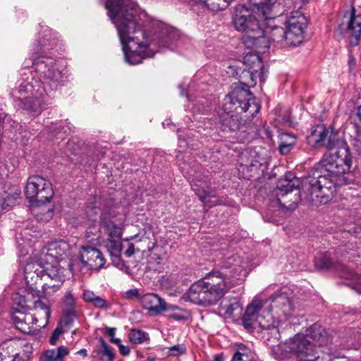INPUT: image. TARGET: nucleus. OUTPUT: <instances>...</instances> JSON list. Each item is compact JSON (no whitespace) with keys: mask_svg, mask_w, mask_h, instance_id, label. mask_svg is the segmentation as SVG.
I'll return each instance as SVG.
<instances>
[{"mask_svg":"<svg viewBox=\"0 0 361 361\" xmlns=\"http://www.w3.org/2000/svg\"><path fill=\"white\" fill-rule=\"evenodd\" d=\"M69 354V350L66 346L61 345L56 350H49L44 353L42 360L44 361H63V358Z\"/></svg>","mask_w":361,"mask_h":361,"instance_id":"obj_32","label":"nucleus"},{"mask_svg":"<svg viewBox=\"0 0 361 361\" xmlns=\"http://www.w3.org/2000/svg\"><path fill=\"white\" fill-rule=\"evenodd\" d=\"M34 283L30 282V286L27 290V297L30 300L31 299L37 298V300L32 302V309L36 312H42L43 317L41 319H43L44 322L42 324H39V327H45L48 323L51 316V310L49 305L42 302L40 299L42 296H48L49 295H44V292H41L40 290H38L37 287L33 286Z\"/></svg>","mask_w":361,"mask_h":361,"instance_id":"obj_17","label":"nucleus"},{"mask_svg":"<svg viewBox=\"0 0 361 361\" xmlns=\"http://www.w3.org/2000/svg\"><path fill=\"white\" fill-rule=\"evenodd\" d=\"M359 341L361 340V332L358 335V338H357Z\"/></svg>","mask_w":361,"mask_h":361,"instance_id":"obj_58","label":"nucleus"},{"mask_svg":"<svg viewBox=\"0 0 361 361\" xmlns=\"http://www.w3.org/2000/svg\"><path fill=\"white\" fill-rule=\"evenodd\" d=\"M111 260L116 267L121 268V269L123 267V264L121 262L120 258H119V261H118V259H116L115 257H111Z\"/></svg>","mask_w":361,"mask_h":361,"instance_id":"obj_52","label":"nucleus"},{"mask_svg":"<svg viewBox=\"0 0 361 361\" xmlns=\"http://www.w3.org/2000/svg\"><path fill=\"white\" fill-rule=\"evenodd\" d=\"M100 345L96 350L97 355L102 361H114L115 353L114 348L109 345L103 338L99 339Z\"/></svg>","mask_w":361,"mask_h":361,"instance_id":"obj_31","label":"nucleus"},{"mask_svg":"<svg viewBox=\"0 0 361 361\" xmlns=\"http://www.w3.org/2000/svg\"><path fill=\"white\" fill-rule=\"evenodd\" d=\"M71 246L64 240H56L49 243L41 251V256L44 259L59 262L68 257Z\"/></svg>","mask_w":361,"mask_h":361,"instance_id":"obj_16","label":"nucleus"},{"mask_svg":"<svg viewBox=\"0 0 361 361\" xmlns=\"http://www.w3.org/2000/svg\"><path fill=\"white\" fill-rule=\"evenodd\" d=\"M252 8L243 5L236 6L233 22L235 29L243 33V42L249 49L265 53L269 42L264 35L260 22L271 20L290 6L285 0H249Z\"/></svg>","mask_w":361,"mask_h":361,"instance_id":"obj_3","label":"nucleus"},{"mask_svg":"<svg viewBox=\"0 0 361 361\" xmlns=\"http://www.w3.org/2000/svg\"><path fill=\"white\" fill-rule=\"evenodd\" d=\"M142 306L149 310L151 314H159L166 310L165 301L158 295L147 293L140 298Z\"/></svg>","mask_w":361,"mask_h":361,"instance_id":"obj_24","label":"nucleus"},{"mask_svg":"<svg viewBox=\"0 0 361 361\" xmlns=\"http://www.w3.org/2000/svg\"><path fill=\"white\" fill-rule=\"evenodd\" d=\"M82 295L84 300L91 303L95 308L108 309L109 307L107 301L103 298L96 295L92 290H85Z\"/></svg>","mask_w":361,"mask_h":361,"instance_id":"obj_29","label":"nucleus"},{"mask_svg":"<svg viewBox=\"0 0 361 361\" xmlns=\"http://www.w3.org/2000/svg\"><path fill=\"white\" fill-rule=\"evenodd\" d=\"M191 186L192 190L198 195L201 202L211 207L214 204H221V200L216 196L212 195L206 182L192 180Z\"/></svg>","mask_w":361,"mask_h":361,"instance_id":"obj_25","label":"nucleus"},{"mask_svg":"<svg viewBox=\"0 0 361 361\" xmlns=\"http://www.w3.org/2000/svg\"><path fill=\"white\" fill-rule=\"evenodd\" d=\"M116 329L111 327H106L105 332L110 337V341L111 343L114 344H119L121 343V340L119 338H115V333Z\"/></svg>","mask_w":361,"mask_h":361,"instance_id":"obj_45","label":"nucleus"},{"mask_svg":"<svg viewBox=\"0 0 361 361\" xmlns=\"http://www.w3.org/2000/svg\"><path fill=\"white\" fill-rule=\"evenodd\" d=\"M135 253V247L132 243H129L127 250L125 251L126 257H130Z\"/></svg>","mask_w":361,"mask_h":361,"instance_id":"obj_49","label":"nucleus"},{"mask_svg":"<svg viewBox=\"0 0 361 361\" xmlns=\"http://www.w3.org/2000/svg\"><path fill=\"white\" fill-rule=\"evenodd\" d=\"M168 317L176 321H184L188 319V313L185 310L179 308L176 305H170L166 307Z\"/></svg>","mask_w":361,"mask_h":361,"instance_id":"obj_35","label":"nucleus"},{"mask_svg":"<svg viewBox=\"0 0 361 361\" xmlns=\"http://www.w3.org/2000/svg\"><path fill=\"white\" fill-rule=\"evenodd\" d=\"M310 144L315 147H323L329 149L336 147L338 143L337 134L333 129L326 128L324 124L313 127L307 137Z\"/></svg>","mask_w":361,"mask_h":361,"instance_id":"obj_15","label":"nucleus"},{"mask_svg":"<svg viewBox=\"0 0 361 361\" xmlns=\"http://www.w3.org/2000/svg\"><path fill=\"white\" fill-rule=\"evenodd\" d=\"M271 309L279 310L286 317L289 315L293 306L291 302V293L286 288L281 289L269 298Z\"/></svg>","mask_w":361,"mask_h":361,"instance_id":"obj_20","label":"nucleus"},{"mask_svg":"<svg viewBox=\"0 0 361 361\" xmlns=\"http://www.w3.org/2000/svg\"><path fill=\"white\" fill-rule=\"evenodd\" d=\"M264 305L259 300H254L247 306L243 317V326L247 330L260 328L262 334L270 335L268 340L273 339L274 341H278L280 338L278 328L279 322L273 320L272 316L269 314V310L268 311V318L266 319L264 314L266 310L269 309V307H265Z\"/></svg>","mask_w":361,"mask_h":361,"instance_id":"obj_7","label":"nucleus"},{"mask_svg":"<svg viewBox=\"0 0 361 361\" xmlns=\"http://www.w3.org/2000/svg\"><path fill=\"white\" fill-rule=\"evenodd\" d=\"M191 90H190V87L189 88V90H188L187 93L185 94V97L189 99V100H192V95H191Z\"/></svg>","mask_w":361,"mask_h":361,"instance_id":"obj_56","label":"nucleus"},{"mask_svg":"<svg viewBox=\"0 0 361 361\" xmlns=\"http://www.w3.org/2000/svg\"><path fill=\"white\" fill-rule=\"evenodd\" d=\"M359 142H361V139H358V140H357V141H356V144H355L356 147H358V144H359Z\"/></svg>","mask_w":361,"mask_h":361,"instance_id":"obj_57","label":"nucleus"},{"mask_svg":"<svg viewBox=\"0 0 361 361\" xmlns=\"http://www.w3.org/2000/svg\"><path fill=\"white\" fill-rule=\"evenodd\" d=\"M350 286L357 293L361 294V279H359L358 282L352 283Z\"/></svg>","mask_w":361,"mask_h":361,"instance_id":"obj_51","label":"nucleus"},{"mask_svg":"<svg viewBox=\"0 0 361 361\" xmlns=\"http://www.w3.org/2000/svg\"><path fill=\"white\" fill-rule=\"evenodd\" d=\"M102 227L111 238L119 239L122 235L124 219L116 216L112 212H104L100 216Z\"/></svg>","mask_w":361,"mask_h":361,"instance_id":"obj_18","label":"nucleus"},{"mask_svg":"<svg viewBox=\"0 0 361 361\" xmlns=\"http://www.w3.org/2000/svg\"><path fill=\"white\" fill-rule=\"evenodd\" d=\"M118 346L119 352L122 355H128L130 353V348L128 346H125L121 344V342L119 344H116Z\"/></svg>","mask_w":361,"mask_h":361,"instance_id":"obj_47","label":"nucleus"},{"mask_svg":"<svg viewBox=\"0 0 361 361\" xmlns=\"http://www.w3.org/2000/svg\"><path fill=\"white\" fill-rule=\"evenodd\" d=\"M324 332L320 325L314 324L310 327L309 335L297 334L285 343L275 346L273 351L281 352L279 359L284 357H290L291 361H316L319 357V349L326 341Z\"/></svg>","mask_w":361,"mask_h":361,"instance_id":"obj_5","label":"nucleus"},{"mask_svg":"<svg viewBox=\"0 0 361 361\" xmlns=\"http://www.w3.org/2000/svg\"><path fill=\"white\" fill-rule=\"evenodd\" d=\"M201 4L212 11L226 8L233 0H200Z\"/></svg>","mask_w":361,"mask_h":361,"instance_id":"obj_34","label":"nucleus"},{"mask_svg":"<svg viewBox=\"0 0 361 361\" xmlns=\"http://www.w3.org/2000/svg\"><path fill=\"white\" fill-rule=\"evenodd\" d=\"M130 341L134 344H140L149 340L148 334L141 330L133 329L128 334Z\"/></svg>","mask_w":361,"mask_h":361,"instance_id":"obj_38","label":"nucleus"},{"mask_svg":"<svg viewBox=\"0 0 361 361\" xmlns=\"http://www.w3.org/2000/svg\"><path fill=\"white\" fill-rule=\"evenodd\" d=\"M345 33L351 46L358 44L361 37V15L356 14L354 7L352 8L350 13Z\"/></svg>","mask_w":361,"mask_h":361,"instance_id":"obj_23","label":"nucleus"},{"mask_svg":"<svg viewBox=\"0 0 361 361\" xmlns=\"http://www.w3.org/2000/svg\"><path fill=\"white\" fill-rule=\"evenodd\" d=\"M82 295L84 300L91 303L95 308L108 309L109 307L107 301L103 298L96 295L92 290H85Z\"/></svg>","mask_w":361,"mask_h":361,"instance_id":"obj_30","label":"nucleus"},{"mask_svg":"<svg viewBox=\"0 0 361 361\" xmlns=\"http://www.w3.org/2000/svg\"><path fill=\"white\" fill-rule=\"evenodd\" d=\"M106 247L111 257H115L119 261V255L121 250V245L118 240H109L106 243Z\"/></svg>","mask_w":361,"mask_h":361,"instance_id":"obj_39","label":"nucleus"},{"mask_svg":"<svg viewBox=\"0 0 361 361\" xmlns=\"http://www.w3.org/2000/svg\"><path fill=\"white\" fill-rule=\"evenodd\" d=\"M35 258V260L32 258L27 262L24 267V277L27 284L32 281L37 283L44 276V258L41 255Z\"/></svg>","mask_w":361,"mask_h":361,"instance_id":"obj_21","label":"nucleus"},{"mask_svg":"<svg viewBox=\"0 0 361 361\" xmlns=\"http://www.w3.org/2000/svg\"><path fill=\"white\" fill-rule=\"evenodd\" d=\"M231 361H242V355L239 351L234 354Z\"/></svg>","mask_w":361,"mask_h":361,"instance_id":"obj_54","label":"nucleus"},{"mask_svg":"<svg viewBox=\"0 0 361 361\" xmlns=\"http://www.w3.org/2000/svg\"><path fill=\"white\" fill-rule=\"evenodd\" d=\"M21 191L16 187L10 188L9 191L0 193V204L2 209H6L15 206L20 198Z\"/></svg>","mask_w":361,"mask_h":361,"instance_id":"obj_26","label":"nucleus"},{"mask_svg":"<svg viewBox=\"0 0 361 361\" xmlns=\"http://www.w3.org/2000/svg\"><path fill=\"white\" fill-rule=\"evenodd\" d=\"M63 310H75V299L71 292L66 293L63 299Z\"/></svg>","mask_w":361,"mask_h":361,"instance_id":"obj_41","label":"nucleus"},{"mask_svg":"<svg viewBox=\"0 0 361 361\" xmlns=\"http://www.w3.org/2000/svg\"><path fill=\"white\" fill-rule=\"evenodd\" d=\"M14 303L16 305L20 310L26 312L27 310H30L32 307L30 305V302H31L26 295H20L16 294L13 298ZM14 311L16 310H19L18 308L13 307Z\"/></svg>","mask_w":361,"mask_h":361,"instance_id":"obj_40","label":"nucleus"},{"mask_svg":"<svg viewBox=\"0 0 361 361\" xmlns=\"http://www.w3.org/2000/svg\"><path fill=\"white\" fill-rule=\"evenodd\" d=\"M27 357L25 354L16 353L11 361H27Z\"/></svg>","mask_w":361,"mask_h":361,"instance_id":"obj_48","label":"nucleus"},{"mask_svg":"<svg viewBox=\"0 0 361 361\" xmlns=\"http://www.w3.org/2000/svg\"><path fill=\"white\" fill-rule=\"evenodd\" d=\"M138 295V291L137 289H130L126 292V297L128 298H133Z\"/></svg>","mask_w":361,"mask_h":361,"instance_id":"obj_50","label":"nucleus"},{"mask_svg":"<svg viewBox=\"0 0 361 361\" xmlns=\"http://www.w3.org/2000/svg\"><path fill=\"white\" fill-rule=\"evenodd\" d=\"M25 195L30 202L44 204L50 202L54 191L49 180L39 176H33L27 179Z\"/></svg>","mask_w":361,"mask_h":361,"instance_id":"obj_12","label":"nucleus"},{"mask_svg":"<svg viewBox=\"0 0 361 361\" xmlns=\"http://www.w3.org/2000/svg\"><path fill=\"white\" fill-rule=\"evenodd\" d=\"M25 66L32 64L39 77V81L35 77L20 83L17 89L13 90L11 94L16 105L31 114L33 116L39 115L42 109V97L47 91V86L53 90L58 84L66 78L65 67L59 61L48 56H40L25 62Z\"/></svg>","mask_w":361,"mask_h":361,"instance_id":"obj_2","label":"nucleus"},{"mask_svg":"<svg viewBox=\"0 0 361 361\" xmlns=\"http://www.w3.org/2000/svg\"><path fill=\"white\" fill-rule=\"evenodd\" d=\"M167 353L171 356H177L184 354L186 352V348L184 345L178 344L167 348Z\"/></svg>","mask_w":361,"mask_h":361,"instance_id":"obj_43","label":"nucleus"},{"mask_svg":"<svg viewBox=\"0 0 361 361\" xmlns=\"http://www.w3.org/2000/svg\"><path fill=\"white\" fill-rule=\"evenodd\" d=\"M18 246L20 255L21 256H25L27 253V250L25 249L26 245H23V247L20 248L21 244L18 243Z\"/></svg>","mask_w":361,"mask_h":361,"instance_id":"obj_53","label":"nucleus"},{"mask_svg":"<svg viewBox=\"0 0 361 361\" xmlns=\"http://www.w3.org/2000/svg\"><path fill=\"white\" fill-rule=\"evenodd\" d=\"M307 23L305 16L300 11H294L290 13L286 22V30L281 27H274L271 37L274 41L284 39L288 45L298 46L302 42Z\"/></svg>","mask_w":361,"mask_h":361,"instance_id":"obj_9","label":"nucleus"},{"mask_svg":"<svg viewBox=\"0 0 361 361\" xmlns=\"http://www.w3.org/2000/svg\"><path fill=\"white\" fill-rule=\"evenodd\" d=\"M329 150L322 159V171H314L302 183L312 200L321 204L330 200L335 186L340 184L343 175L350 171L353 166V157L346 143L338 142L336 147Z\"/></svg>","mask_w":361,"mask_h":361,"instance_id":"obj_4","label":"nucleus"},{"mask_svg":"<svg viewBox=\"0 0 361 361\" xmlns=\"http://www.w3.org/2000/svg\"><path fill=\"white\" fill-rule=\"evenodd\" d=\"M352 64H353V62H352V60L350 61V66H352Z\"/></svg>","mask_w":361,"mask_h":361,"instance_id":"obj_61","label":"nucleus"},{"mask_svg":"<svg viewBox=\"0 0 361 361\" xmlns=\"http://www.w3.org/2000/svg\"><path fill=\"white\" fill-rule=\"evenodd\" d=\"M236 85L233 90L225 97L223 106L218 111V114H240L248 112L253 116L259 111L260 106L255 98L251 97L249 90Z\"/></svg>","mask_w":361,"mask_h":361,"instance_id":"obj_8","label":"nucleus"},{"mask_svg":"<svg viewBox=\"0 0 361 361\" xmlns=\"http://www.w3.org/2000/svg\"><path fill=\"white\" fill-rule=\"evenodd\" d=\"M105 8L116 27L126 61L135 65L154 56V46L143 29L142 13L136 1L106 0Z\"/></svg>","mask_w":361,"mask_h":361,"instance_id":"obj_1","label":"nucleus"},{"mask_svg":"<svg viewBox=\"0 0 361 361\" xmlns=\"http://www.w3.org/2000/svg\"><path fill=\"white\" fill-rule=\"evenodd\" d=\"M62 333H63V330L61 328L57 327L56 329H55V330L52 333L51 337L50 338V343L51 345H55L59 337L60 336V335Z\"/></svg>","mask_w":361,"mask_h":361,"instance_id":"obj_46","label":"nucleus"},{"mask_svg":"<svg viewBox=\"0 0 361 361\" xmlns=\"http://www.w3.org/2000/svg\"><path fill=\"white\" fill-rule=\"evenodd\" d=\"M42 317V312H37L32 314L20 310H16L13 311L11 319L17 329L24 334H30L42 328L39 325L44 322L43 319H41Z\"/></svg>","mask_w":361,"mask_h":361,"instance_id":"obj_14","label":"nucleus"},{"mask_svg":"<svg viewBox=\"0 0 361 361\" xmlns=\"http://www.w3.org/2000/svg\"><path fill=\"white\" fill-rule=\"evenodd\" d=\"M276 197V202L281 207L287 209H294L300 200L299 191L295 187L293 175L288 173L286 175V179L279 181L276 188L273 191Z\"/></svg>","mask_w":361,"mask_h":361,"instance_id":"obj_11","label":"nucleus"},{"mask_svg":"<svg viewBox=\"0 0 361 361\" xmlns=\"http://www.w3.org/2000/svg\"><path fill=\"white\" fill-rule=\"evenodd\" d=\"M243 63L247 69H244L240 75V85L246 87H251L256 85V80L259 78L261 82L266 79V70L262 64V59L255 52H249L245 55Z\"/></svg>","mask_w":361,"mask_h":361,"instance_id":"obj_10","label":"nucleus"},{"mask_svg":"<svg viewBox=\"0 0 361 361\" xmlns=\"http://www.w3.org/2000/svg\"><path fill=\"white\" fill-rule=\"evenodd\" d=\"M296 143V137L291 133H283L279 135V151L282 154H288Z\"/></svg>","mask_w":361,"mask_h":361,"instance_id":"obj_28","label":"nucleus"},{"mask_svg":"<svg viewBox=\"0 0 361 361\" xmlns=\"http://www.w3.org/2000/svg\"><path fill=\"white\" fill-rule=\"evenodd\" d=\"M336 269H338L341 277L353 279L355 276L352 271L343 264H338Z\"/></svg>","mask_w":361,"mask_h":361,"instance_id":"obj_44","label":"nucleus"},{"mask_svg":"<svg viewBox=\"0 0 361 361\" xmlns=\"http://www.w3.org/2000/svg\"><path fill=\"white\" fill-rule=\"evenodd\" d=\"M80 258L82 263L90 269H101L105 264V259L101 251L90 246L82 247Z\"/></svg>","mask_w":361,"mask_h":361,"instance_id":"obj_19","label":"nucleus"},{"mask_svg":"<svg viewBox=\"0 0 361 361\" xmlns=\"http://www.w3.org/2000/svg\"><path fill=\"white\" fill-rule=\"evenodd\" d=\"M219 117L222 131L237 132L241 130L242 132L250 134L257 130L255 127L253 130L250 128L247 130L245 126L241 125V118L238 113H235V114H219Z\"/></svg>","mask_w":361,"mask_h":361,"instance_id":"obj_22","label":"nucleus"},{"mask_svg":"<svg viewBox=\"0 0 361 361\" xmlns=\"http://www.w3.org/2000/svg\"><path fill=\"white\" fill-rule=\"evenodd\" d=\"M352 64H353V62H352V60L350 61V66H352Z\"/></svg>","mask_w":361,"mask_h":361,"instance_id":"obj_60","label":"nucleus"},{"mask_svg":"<svg viewBox=\"0 0 361 361\" xmlns=\"http://www.w3.org/2000/svg\"><path fill=\"white\" fill-rule=\"evenodd\" d=\"M146 270L148 271L161 272L163 270L162 259L154 254L147 261Z\"/></svg>","mask_w":361,"mask_h":361,"instance_id":"obj_36","label":"nucleus"},{"mask_svg":"<svg viewBox=\"0 0 361 361\" xmlns=\"http://www.w3.org/2000/svg\"><path fill=\"white\" fill-rule=\"evenodd\" d=\"M1 356H2V353H0V359H1V360H4V358H3V357H1Z\"/></svg>","mask_w":361,"mask_h":361,"instance_id":"obj_59","label":"nucleus"},{"mask_svg":"<svg viewBox=\"0 0 361 361\" xmlns=\"http://www.w3.org/2000/svg\"><path fill=\"white\" fill-rule=\"evenodd\" d=\"M229 288L228 277L216 271L192 283L186 295L192 302L206 306L216 303Z\"/></svg>","mask_w":361,"mask_h":361,"instance_id":"obj_6","label":"nucleus"},{"mask_svg":"<svg viewBox=\"0 0 361 361\" xmlns=\"http://www.w3.org/2000/svg\"><path fill=\"white\" fill-rule=\"evenodd\" d=\"M76 354H78V355H82V356H84V357H86V356H87V350H86V349H84V348H83V349H81V350H80L79 351H78V352L76 353Z\"/></svg>","mask_w":361,"mask_h":361,"instance_id":"obj_55","label":"nucleus"},{"mask_svg":"<svg viewBox=\"0 0 361 361\" xmlns=\"http://www.w3.org/2000/svg\"><path fill=\"white\" fill-rule=\"evenodd\" d=\"M59 262L44 259V276H47L54 283H46L42 286L44 295H51L59 290L66 278L68 271L59 265Z\"/></svg>","mask_w":361,"mask_h":361,"instance_id":"obj_13","label":"nucleus"},{"mask_svg":"<svg viewBox=\"0 0 361 361\" xmlns=\"http://www.w3.org/2000/svg\"><path fill=\"white\" fill-rule=\"evenodd\" d=\"M314 265L319 269H328L333 267V262L328 253H319L314 258Z\"/></svg>","mask_w":361,"mask_h":361,"instance_id":"obj_37","label":"nucleus"},{"mask_svg":"<svg viewBox=\"0 0 361 361\" xmlns=\"http://www.w3.org/2000/svg\"><path fill=\"white\" fill-rule=\"evenodd\" d=\"M63 322L66 326H71L77 318V313L75 310H63Z\"/></svg>","mask_w":361,"mask_h":361,"instance_id":"obj_42","label":"nucleus"},{"mask_svg":"<svg viewBox=\"0 0 361 361\" xmlns=\"http://www.w3.org/2000/svg\"><path fill=\"white\" fill-rule=\"evenodd\" d=\"M178 37L179 34L176 30L172 28L167 30L164 36L162 35L161 39H159V47L173 49L172 46Z\"/></svg>","mask_w":361,"mask_h":361,"instance_id":"obj_33","label":"nucleus"},{"mask_svg":"<svg viewBox=\"0 0 361 361\" xmlns=\"http://www.w3.org/2000/svg\"><path fill=\"white\" fill-rule=\"evenodd\" d=\"M219 311L225 318H232L241 314L242 307L239 302L234 299L229 302H222L219 307Z\"/></svg>","mask_w":361,"mask_h":361,"instance_id":"obj_27","label":"nucleus"}]
</instances>
